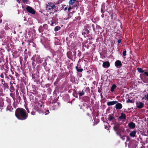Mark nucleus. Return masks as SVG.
I'll return each mask as SVG.
<instances>
[{
    "label": "nucleus",
    "mask_w": 148,
    "mask_h": 148,
    "mask_svg": "<svg viewBox=\"0 0 148 148\" xmlns=\"http://www.w3.org/2000/svg\"><path fill=\"white\" fill-rule=\"evenodd\" d=\"M130 138L129 136H126V141L127 142L130 141Z\"/></svg>",
    "instance_id": "45"
},
{
    "label": "nucleus",
    "mask_w": 148,
    "mask_h": 148,
    "mask_svg": "<svg viewBox=\"0 0 148 148\" xmlns=\"http://www.w3.org/2000/svg\"><path fill=\"white\" fill-rule=\"evenodd\" d=\"M144 73L147 76V77H148V72H144Z\"/></svg>",
    "instance_id": "53"
},
{
    "label": "nucleus",
    "mask_w": 148,
    "mask_h": 148,
    "mask_svg": "<svg viewBox=\"0 0 148 148\" xmlns=\"http://www.w3.org/2000/svg\"><path fill=\"white\" fill-rule=\"evenodd\" d=\"M46 10L48 11L52 10L53 13L56 12L58 10L57 7L52 3L50 2L47 4L46 6Z\"/></svg>",
    "instance_id": "2"
},
{
    "label": "nucleus",
    "mask_w": 148,
    "mask_h": 148,
    "mask_svg": "<svg viewBox=\"0 0 148 148\" xmlns=\"http://www.w3.org/2000/svg\"><path fill=\"white\" fill-rule=\"evenodd\" d=\"M115 66L118 68H120L122 66V64L121 61L118 60H116L114 63Z\"/></svg>",
    "instance_id": "6"
},
{
    "label": "nucleus",
    "mask_w": 148,
    "mask_h": 148,
    "mask_svg": "<svg viewBox=\"0 0 148 148\" xmlns=\"http://www.w3.org/2000/svg\"><path fill=\"white\" fill-rule=\"evenodd\" d=\"M116 33V35L117 34L118 35V36H119L120 34V30H117L116 31V32H115Z\"/></svg>",
    "instance_id": "42"
},
{
    "label": "nucleus",
    "mask_w": 148,
    "mask_h": 148,
    "mask_svg": "<svg viewBox=\"0 0 148 148\" xmlns=\"http://www.w3.org/2000/svg\"><path fill=\"white\" fill-rule=\"evenodd\" d=\"M75 69L78 72H81L83 71V69L80 66L79 67L78 66H77L75 67Z\"/></svg>",
    "instance_id": "23"
},
{
    "label": "nucleus",
    "mask_w": 148,
    "mask_h": 148,
    "mask_svg": "<svg viewBox=\"0 0 148 148\" xmlns=\"http://www.w3.org/2000/svg\"><path fill=\"white\" fill-rule=\"evenodd\" d=\"M77 95V92H76V90H74V92L73 93V96L74 97H77L75 96V95Z\"/></svg>",
    "instance_id": "41"
},
{
    "label": "nucleus",
    "mask_w": 148,
    "mask_h": 148,
    "mask_svg": "<svg viewBox=\"0 0 148 148\" xmlns=\"http://www.w3.org/2000/svg\"><path fill=\"white\" fill-rule=\"evenodd\" d=\"M133 107L131 108H128L127 110H128V111H129V110H131V109H133Z\"/></svg>",
    "instance_id": "62"
},
{
    "label": "nucleus",
    "mask_w": 148,
    "mask_h": 148,
    "mask_svg": "<svg viewBox=\"0 0 148 148\" xmlns=\"http://www.w3.org/2000/svg\"><path fill=\"white\" fill-rule=\"evenodd\" d=\"M146 99L147 100H148V94L147 95V97H146Z\"/></svg>",
    "instance_id": "64"
},
{
    "label": "nucleus",
    "mask_w": 148,
    "mask_h": 148,
    "mask_svg": "<svg viewBox=\"0 0 148 148\" xmlns=\"http://www.w3.org/2000/svg\"><path fill=\"white\" fill-rule=\"evenodd\" d=\"M41 37L42 38H41V41L42 42V40L44 38V37H43L42 36H41Z\"/></svg>",
    "instance_id": "56"
},
{
    "label": "nucleus",
    "mask_w": 148,
    "mask_h": 148,
    "mask_svg": "<svg viewBox=\"0 0 148 148\" xmlns=\"http://www.w3.org/2000/svg\"><path fill=\"white\" fill-rule=\"evenodd\" d=\"M43 27L45 29H48V25L47 24H45L43 25Z\"/></svg>",
    "instance_id": "36"
},
{
    "label": "nucleus",
    "mask_w": 148,
    "mask_h": 148,
    "mask_svg": "<svg viewBox=\"0 0 148 148\" xmlns=\"http://www.w3.org/2000/svg\"><path fill=\"white\" fill-rule=\"evenodd\" d=\"M66 55L68 58L71 60H72L73 58L72 53L71 51H69L67 52Z\"/></svg>",
    "instance_id": "15"
},
{
    "label": "nucleus",
    "mask_w": 148,
    "mask_h": 148,
    "mask_svg": "<svg viewBox=\"0 0 148 148\" xmlns=\"http://www.w3.org/2000/svg\"><path fill=\"white\" fill-rule=\"evenodd\" d=\"M84 93H85L84 91H83V90H82L81 92H79L78 93V94L79 96H81L84 95Z\"/></svg>",
    "instance_id": "37"
},
{
    "label": "nucleus",
    "mask_w": 148,
    "mask_h": 148,
    "mask_svg": "<svg viewBox=\"0 0 148 148\" xmlns=\"http://www.w3.org/2000/svg\"><path fill=\"white\" fill-rule=\"evenodd\" d=\"M84 91H85L86 92L90 93V90L89 88H88V87L86 88Z\"/></svg>",
    "instance_id": "38"
},
{
    "label": "nucleus",
    "mask_w": 148,
    "mask_h": 148,
    "mask_svg": "<svg viewBox=\"0 0 148 148\" xmlns=\"http://www.w3.org/2000/svg\"><path fill=\"white\" fill-rule=\"evenodd\" d=\"M115 105V108L116 110H120L122 108V104L120 103H117Z\"/></svg>",
    "instance_id": "13"
},
{
    "label": "nucleus",
    "mask_w": 148,
    "mask_h": 148,
    "mask_svg": "<svg viewBox=\"0 0 148 148\" xmlns=\"http://www.w3.org/2000/svg\"><path fill=\"white\" fill-rule=\"evenodd\" d=\"M113 129L116 132L117 135H120L121 132L124 133L125 132L124 129L122 127H114Z\"/></svg>",
    "instance_id": "3"
},
{
    "label": "nucleus",
    "mask_w": 148,
    "mask_h": 148,
    "mask_svg": "<svg viewBox=\"0 0 148 148\" xmlns=\"http://www.w3.org/2000/svg\"><path fill=\"white\" fill-rule=\"evenodd\" d=\"M51 26H53L54 23L52 21H51Z\"/></svg>",
    "instance_id": "59"
},
{
    "label": "nucleus",
    "mask_w": 148,
    "mask_h": 148,
    "mask_svg": "<svg viewBox=\"0 0 148 148\" xmlns=\"http://www.w3.org/2000/svg\"><path fill=\"white\" fill-rule=\"evenodd\" d=\"M134 102V101L131 100L129 98H128L127 100H126V102L127 103H133Z\"/></svg>",
    "instance_id": "31"
},
{
    "label": "nucleus",
    "mask_w": 148,
    "mask_h": 148,
    "mask_svg": "<svg viewBox=\"0 0 148 148\" xmlns=\"http://www.w3.org/2000/svg\"><path fill=\"white\" fill-rule=\"evenodd\" d=\"M81 19V17L80 16H78L76 17L73 20V21H75L77 20H79Z\"/></svg>",
    "instance_id": "34"
},
{
    "label": "nucleus",
    "mask_w": 148,
    "mask_h": 148,
    "mask_svg": "<svg viewBox=\"0 0 148 148\" xmlns=\"http://www.w3.org/2000/svg\"><path fill=\"white\" fill-rule=\"evenodd\" d=\"M10 91L13 92L15 90V89L13 85V83L11 82H10Z\"/></svg>",
    "instance_id": "20"
},
{
    "label": "nucleus",
    "mask_w": 148,
    "mask_h": 148,
    "mask_svg": "<svg viewBox=\"0 0 148 148\" xmlns=\"http://www.w3.org/2000/svg\"><path fill=\"white\" fill-rule=\"evenodd\" d=\"M26 112H27V114H28V113H29V110L28 108H26Z\"/></svg>",
    "instance_id": "48"
},
{
    "label": "nucleus",
    "mask_w": 148,
    "mask_h": 148,
    "mask_svg": "<svg viewBox=\"0 0 148 148\" xmlns=\"http://www.w3.org/2000/svg\"><path fill=\"white\" fill-rule=\"evenodd\" d=\"M24 59L26 61V59L29 56H30V53H24Z\"/></svg>",
    "instance_id": "25"
},
{
    "label": "nucleus",
    "mask_w": 148,
    "mask_h": 148,
    "mask_svg": "<svg viewBox=\"0 0 148 148\" xmlns=\"http://www.w3.org/2000/svg\"><path fill=\"white\" fill-rule=\"evenodd\" d=\"M89 33V31L88 29H84L82 31V34L84 35V36L85 37L86 36H87Z\"/></svg>",
    "instance_id": "9"
},
{
    "label": "nucleus",
    "mask_w": 148,
    "mask_h": 148,
    "mask_svg": "<svg viewBox=\"0 0 148 148\" xmlns=\"http://www.w3.org/2000/svg\"><path fill=\"white\" fill-rule=\"evenodd\" d=\"M114 125H115V126L114 127H120V124L119 123H118L117 122L115 123V124H114Z\"/></svg>",
    "instance_id": "40"
},
{
    "label": "nucleus",
    "mask_w": 148,
    "mask_h": 148,
    "mask_svg": "<svg viewBox=\"0 0 148 148\" xmlns=\"http://www.w3.org/2000/svg\"><path fill=\"white\" fill-rule=\"evenodd\" d=\"M55 106H58V103H56L54 105Z\"/></svg>",
    "instance_id": "61"
},
{
    "label": "nucleus",
    "mask_w": 148,
    "mask_h": 148,
    "mask_svg": "<svg viewBox=\"0 0 148 148\" xmlns=\"http://www.w3.org/2000/svg\"><path fill=\"white\" fill-rule=\"evenodd\" d=\"M74 54H73V56H76V52L75 51H74Z\"/></svg>",
    "instance_id": "58"
},
{
    "label": "nucleus",
    "mask_w": 148,
    "mask_h": 148,
    "mask_svg": "<svg viewBox=\"0 0 148 148\" xmlns=\"http://www.w3.org/2000/svg\"><path fill=\"white\" fill-rule=\"evenodd\" d=\"M43 103H44L42 101H39L37 103L36 106L39 109V111L41 110L42 108H43Z\"/></svg>",
    "instance_id": "8"
},
{
    "label": "nucleus",
    "mask_w": 148,
    "mask_h": 148,
    "mask_svg": "<svg viewBox=\"0 0 148 148\" xmlns=\"http://www.w3.org/2000/svg\"><path fill=\"white\" fill-rule=\"evenodd\" d=\"M60 27L59 26H57L54 28V30L55 32H57L60 29Z\"/></svg>",
    "instance_id": "32"
},
{
    "label": "nucleus",
    "mask_w": 148,
    "mask_h": 148,
    "mask_svg": "<svg viewBox=\"0 0 148 148\" xmlns=\"http://www.w3.org/2000/svg\"><path fill=\"white\" fill-rule=\"evenodd\" d=\"M118 119H123L126 120V116L125 114L122 112L121 114V115L119 117Z\"/></svg>",
    "instance_id": "10"
},
{
    "label": "nucleus",
    "mask_w": 148,
    "mask_h": 148,
    "mask_svg": "<svg viewBox=\"0 0 148 148\" xmlns=\"http://www.w3.org/2000/svg\"><path fill=\"white\" fill-rule=\"evenodd\" d=\"M31 114L32 115H34L35 114V112H34V111H32L31 112Z\"/></svg>",
    "instance_id": "55"
},
{
    "label": "nucleus",
    "mask_w": 148,
    "mask_h": 148,
    "mask_svg": "<svg viewBox=\"0 0 148 148\" xmlns=\"http://www.w3.org/2000/svg\"><path fill=\"white\" fill-rule=\"evenodd\" d=\"M5 95L2 92L0 93V97H3Z\"/></svg>",
    "instance_id": "49"
},
{
    "label": "nucleus",
    "mask_w": 148,
    "mask_h": 148,
    "mask_svg": "<svg viewBox=\"0 0 148 148\" xmlns=\"http://www.w3.org/2000/svg\"><path fill=\"white\" fill-rule=\"evenodd\" d=\"M15 115L18 120H21L26 119L28 116V114L27 113L26 110L22 108H18L16 110Z\"/></svg>",
    "instance_id": "1"
},
{
    "label": "nucleus",
    "mask_w": 148,
    "mask_h": 148,
    "mask_svg": "<svg viewBox=\"0 0 148 148\" xmlns=\"http://www.w3.org/2000/svg\"><path fill=\"white\" fill-rule=\"evenodd\" d=\"M69 3L70 5H72L73 8L77 7L79 5V2L76 0H70Z\"/></svg>",
    "instance_id": "4"
},
{
    "label": "nucleus",
    "mask_w": 148,
    "mask_h": 148,
    "mask_svg": "<svg viewBox=\"0 0 148 148\" xmlns=\"http://www.w3.org/2000/svg\"><path fill=\"white\" fill-rule=\"evenodd\" d=\"M0 77L1 78H3V77H4V75H3V73H1V75H0Z\"/></svg>",
    "instance_id": "52"
},
{
    "label": "nucleus",
    "mask_w": 148,
    "mask_h": 148,
    "mask_svg": "<svg viewBox=\"0 0 148 148\" xmlns=\"http://www.w3.org/2000/svg\"><path fill=\"white\" fill-rule=\"evenodd\" d=\"M119 136L120 138L123 140H124L125 139V137L126 136L125 135H124L123 136H122L121 135V134H120V135H118Z\"/></svg>",
    "instance_id": "28"
},
{
    "label": "nucleus",
    "mask_w": 148,
    "mask_h": 148,
    "mask_svg": "<svg viewBox=\"0 0 148 148\" xmlns=\"http://www.w3.org/2000/svg\"><path fill=\"white\" fill-rule=\"evenodd\" d=\"M121 42V40L120 39H119L118 40V43H120Z\"/></svg>",
    "instance_id": "60"
},
{
    "label": "nucleus",
    "mask_w": 148,
    "mask_h": 148,
    "mask_svg": "<svg viewBox=\"0 0 148 148\" xmlns=\"http://www.w3.org/2000/svg\"><path fill=\"white\" fill-rule=\"evenodd\" d=\"M29 98L32 102H34V100L35 99V95L32 92H30L29 93Z\"/></svg>",
    "instance_id": "7"
},
{
    "label": "nucleus",
    "mask_w": 148,
    "mask_h": 148,
    "mask_svg": "<svg viewBox=\"0 0 148 148\" xmlns=\"http://www.w3.org/2000/svg\"><path fill=\"white\" fill-rule=\"evenodd\" d=\"M1 99L2 100L1 101H0V107H2L4 104V103L3 101L2 97H1Z\"/></svg>",
    "instance_id": "33"
},
{
    "label": "nucleus",
    "mask_w": 148,
    "mask_h": 148,
    "mask_svg": "<svg viewBox=\"0 0 148 148\" xmlns=\"http://www.w3.org/2000/svg\"><path fill=\"white\" fill-rule=\"evenodd\" d=\"M72 8H71V6H70L69 7V8L68 9L69 11L70 10H71L72 9Z\"/></svg>",
    "instance_id": "57"
},
{
    "label": "nucleus",
    "mask_w": 148,
    "mask_h": 148,
    "mask_svg": "<svg viewBox=\"0 0 148 148\" xmlns=\"http://www.w3.org/2000/svg\"><path fill=\"white\" fill-rule=\"evenodd\" d=\"M115 15L114 14L112 13L111 14V19L112 21H114L115 19Z\"/></svg>",
    "instance_id": "35"
},
{
    "label": "nucleus",
    "mask_w": 148,
    "mask_h": 148,
    "mask_svg": "<svg viewBox=\"0 0 148 148\" xmlns=\"http://www.w3.org/2000/svg\"><path fill=\"white\" fill-rule=\"evenodd\" d=\"M26 9L27 11L30 13L34 15L35 14L36 11L32 7L29 6H27Z\"/></svg>",
    "instance_id": "5"
},
{
    "label": "nucleus",
    "mask_w": 148,
    "mask_h": 148,
    "mask_svg": "<svg viewBox=\"0 0 148 148\" xmlns=\"http://www.w3.org/2000/svg\"><path fill=\"white\" fill-rule=\"evenodd\" d=\"M32 77L34 82H38L39 80L38 78L35 77V75L34 74H32Z\"/></svg>",
    "instance_id": "22"
},
{
    "label": "nucleus",
    "mask_w": 148,
    "mask_h": 148,
    "mask_svg": "<svg viewBox=\"0 0 148 148\" xmlns=\"http://www.w3.org/2000/svg\"><path fill=\"white\" fill-rule=\"evenodd\" d=\"M68 9V8L67 7H66L65 8H64V11H66V10H67Z\"/></svg>",
    "instance_id": "63"
},
{
    "label": "nucleus",
    "mask_w": 148,
    "mask_h": 148,
    "mask_svg": "<svg viewBox=\"0 0 148 148\" xmlns=\"http://www.w3.org/2000/svg\"><path fill=\"white\" fill-rule=\"evenodd\" d=\"M116 87V86L115 84H113L112 86L111 87L110 89V91L111 92H113L114 90L115 89V88Z\"/></svg>",
    "instance_id": "24"
},
{
    "label": "nucleus",
    "mask_w": 148,
    "mask_h": 148,
    "mask_svg": "<svg viewBox=\"0 0 148 148\" xmlns=\"http://www.w3.org/2000/svg\"><path fill=\"white\" fill-rule=\"evenodd\" d=\"M22 1L24 3H27L29 1V0H22Z\"/></svg>",
    "instance_id": "47"
},
{
    "label": "nucleus",
    "mask_w": 148,
    "mask_h": 148,
    "mask_svg": "<svg viewBox=\"0 0 148 148\" xmlns=\"http://www.w3.org/2000/svg\"><path fill=\"white\" fill-rule=\"evenodd\" d=\"M38 31L39 32L41 33L43 32L44 29L43 27L42 26H40L39 28Z\"/></svg>",
    "instance_id": "27"
},
{
    "label": "nucleus",
    "mask_w": 148,
    "mask_h": 148,
    "mask_svg": "<svg viewBox=\"0 0 148 148\" xmlns=\"http://www.w3.org/2000/svg\"><path fill=\"white\" fill-rule=\"evenodd\" d=\"M129 127L131 129L134 128L136 126L135 124L133 122H131L128 124Z\"/></svg>",
    "instance_id": "16"
},
{
    "label": "nucleus",
    "mask_w": 148,
    "mask_h": 148,
    "mask_svg": "<svg viewBox=\"0 0 148 148\" xmlns=\"http://www.w3.org/2000/svg\"><path fill=\"white\" fill-rule=\"evenodd\" d=\"M29 53V52L27 51V49H25V51L24 52V53Z\"/></svg>",
    "instance_id": "50"
},
{
    "label": "nucleus",
    "mask_w": 148,
    "mask_h": 148,
    "mask_svg": "<svg viewBox=\"0 0 148 148\" xmlns=\"http://www.w3.org/2000/svg\"><path fill=\"white\" fill-rule=\"evenodd\" d=\"M14 93H11L10 94V95L11 97H13V96H14Z\"/></svg>",
    "instance_id": "51"
},
{
    "label": "nucleus",
    "mask_w": 148,
    "mask_h": 148,
    "mask_svg": "<svg viewBox=\"0 0 148 148\" xmlns=\"http://www.w3.org/2000/svg\"><path fill=\"white\" fill-rule=\"evenodd\" d=\"M19 60H20V64H22L23 59H22V57H20Z\"/></svg>",
    "instance_id": "44"
},
{
    "label": "nucleus",
    "mask_w": 148,
    "mask_h": 148,
    "mask_svg": "<svg viewBox=\"0 0 148 148\" xmlns=\"http://www.w3.org/2000/svg\"><path fill=\"white\" fill-rule=\"evenodd\" d=\"M49 110H48L47 111H46L45 112V114H49Z\"/></svg>",
    "instance_id": "54"
},
{
    "label": "nucleus",
    "mask_w": 148,
    "mask_h": 148,
    "mask_svg": "<svg viewBox=\"0 0 148 148\" xmlns=\"http://www.w3.org/2000/svg\"><path fill=\"white\" fill-rule=\"evenodd\" d=\"M136 131H133L130 132V135L131 137H134L136 136Z\"/></svg>",
    "instance_id": "19"
},
{
    "label": "nucleus",
    "mask_w": 148,
    "mask_h": 148,
    "mask_svg": "<svg viewBox=\"0 0 148 148\" xmlns=\"http://www.w3.org/2000/svg\"><path fill=\"white\" fill-rule=\"evenodd\" d=\"M110 66V63L108 61L104 62L103 64V66L105 68H108Z\"/></svg>",
    "instance_id": "14"
},
{
    "label": "nucleus",
    "mask_w": 148,
    "mask_h": 148,
    "mask_svg": "<svg viewBox=\"0 0 148 148\" xmlns=\"http://www.w3.org/2000/svg\"><path fill=\"white\" fill-rule=\"evenodd\" d=\"M13 109L12 108V106L10 105H8L6 108V110L7 111L9 110L10 112H12Z\"/></svg>",
    "instance_id": "21"
},
{
    "label": "nucleus",
    "mask_w": 148,
    "mask_h": 148,
    "mask_svg": "<svg viewBox=\"0 0 148 148\" xmlns=\"http://www.w3.org/2000/svg\"><path fill=\"white\" fill-rule=\"evenodd\" d=\"M118 102L116 101H109L107 102V105L108 106H111L114 105L117 103Z\"/></svg>",
    "instance_id": "17"
},
{
    "label": "nucleus",
    "mask_w": 148,
    "mask_h": 148,
    "mask_svg": "<svg viewBox=\"0 0 148 148\" xmlns=\"http://www.w3.org/2000/svg\"><path fill=\"white\" fill-rule=\"evenodd\" d=\"M136 105L137 107L140 109L142 108L144 105L143 103L141 102H137L136 103Z\"/></svg>",
    "instance_id": "11"
},
{
    "label": "nucleus",
    "mask_w": 148,
    "mask_h": 148,
    "mask_svg": "<svg viewBox=\"0 0 148 148\" xmlns=\"http://www.w3.org/2000/svg\"><path fill=\"white\" fill-rule=\"evenodd\" d=\"M48 61V59L47 58L45 60V62H43L42 64V65L44 67H45V66H47V61Z\"/></svg>",
    "instance_id": "29"
},
{
    "label": "nucleus",
    "mask_w": 148,
    "mask_h": 148,
    "mask_svg": "<svg viewBox=\"0 0 148 148\" xmlns=\"http://www.w3.org/2000/svg\"><path fill=\"white\" fill-rule=\"evenodd\" d=\"M108 120L110 121H112L113 120H116V119L114 116V114H109L108 115Z\"/></svg>",
    "instance_id": "18"
},
{
    "label": "nucleus",
    "mask_w": 148,
    "mask_h": 148,
    "mask_svg": "<svg viewBox=\"0 0 148 148\" xmlns=\"http://www.w3.org/2000/svg\"><path fill=\"white\" fill-rule=\"evenodd\" d=\"M69 36L70 37L74 38L75 36V34L74 33H71L70 35Z\"/></svg>",
    "instance_id": "39"
},
{
    "label": "nucleus",
    "mask_w": 148,
    "mask_h": 148,
    "mask_svg": "<svg viewBox=\"0 0 148 148\" xmlns=\"http://www.w3.org/2000/svg\"><path fill=\"white\" fill-rule=\"evenodd\" d=\"M78 56L79 57L80 56H81L82 55V53L81 51H78Z\"/></svg>",
    "instance_id": "46"
},
{
    "label": "nucleus",
    "mask_w": 148,
    "mask_h": 148,
    "mask_svg": "<svg viewBox=\"0 0 148 148\" xmlns=\"http://www.w3.org/2000/svg\"><path fill=\"white\" fill-rule=\"evenodd\" d=\"M127 51L126 50L124 51L123 52V56H125L126 55Z\"/></svg>",
    "instance_id": "43"
},
{
    "label": "nucleus",
    "mask_w": 148,
    "mask_h": 148,
    "mask_svg": "<svg viewBox=\"0 0 148 148\" xmlns=\"http://www.w3.org/2000/svg\"><path fill=\"white\" fill-rule=\"evenodd\" d=\"M3 87L4 88V89H5L9 88V86L7 83H5V82H4L3 84Z\"/></svg>",
    "instance_id": "26"
},
{
    "label": "nucleus",
    "mask_w": 148,
    "mask_h": 148,
    "mask_svg": "<svg viewBox=\"0 0 148 148\" xmlns=\"http://www.w3.org/2000/svg\"><path fill=\"white\" fill-rule=\"evenodd\" d=\"M36 62L38 63H40L43 61L42 59L38 56H36Z\"/></svg>",
    "instance_id": "12"
},
{
    "label": "nucleus",
    "mask_w": 148,
    "mask_h": 148,
    "mask_svg": "<svg viewBox=\"0 0 148 148\" xmlns=\"http://www.w3.org/2000/svg\"><path fill=\"white\" fill-rule=\"evenodd\" d=\"M138 71L140 73H143L144 72V71L141 68H138L137 69Z\"/></svg>",
    "instance_id": "30"
}]
</instances>
